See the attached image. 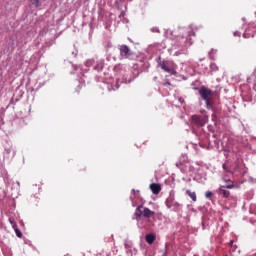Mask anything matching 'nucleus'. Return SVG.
Instances as JSON below:
<instances>
[{
    "mask_svg": "<svg viewBox=\"0 0 256 256\" xmlns=\"http://www.w3.org/2000/svg\"><path fill=\"white\" fill-rule=\"evenodd\" d=\"M172 207H179V202H175V200H174V203H173Z\"/></svg>",
    "mask_w": 256,
    "mask_h": 256,
    "instance_id": "nucleus-18",
    "label": "nucleus"
},
{
    "mask_svg": "<svg viewBox=\"0 0 256 256\" xmlns=\"http://www.w3.org/2000/svg\"><path fill=\"white\" fill-rule=\"evenodd\" d=\"M207 121H209L207 116H199V115L192 116V123H194V125H197V127L205 126L207 124Z\"/></svg>",
    "mask_w": 256,
    "mask_h": 256,
    "instance_id": "nucleus-3",
    "label": "nucleus"
},
{
    "mask_svg": "<svg viewBox=\"0 0 256 256\" xmlns=\"http://www.w3.org/2000/svg\"><path fill=\"white\" fill-rule=\"evenodd\" d=\"M199 95L203 101L206 103V108L207 109H213V92L211 89L202 86L199 89Z\"/></svg>",
    "mask_w": 256,
    "mask_h": 256,
    "instance_id": "nucleus-1",
    "label": "nucleus"
},
{
    "mask_svg": "<svg viewBox=\"0 0 256 256\" xmlns=\"http://www.w3.org/2000/svg\"><path fill=\"white\" fill-rule=\"evenodd\" d=\"M156 239H157V235H155V233H149V234H146L145 236V241L146 243H148V245H153Z\"/></svg>",
    "mask_w": 256,
    "mask_h": 256,
    "instance_id": "nucleus-6",
    "label": "nucleus"
},
{
    "mask_svg": "<svg viewBox=\"0 0 256 256\" xmlns=\"http://www.w3.org/2000/svg\"><path fill=\"white\" fill-rule=\"evenodd\" d=\"M223 169L224 171H226L227 173H231V169H229V167H227V164H223Z\"/></svg>",
    "mask_w": 256,
    "mask_h": 256,
    "instance_id": "nucleus-14",
    "label": "nucleus"
},
{
    "mask_svg": "<svg viewBox=\"0 0 256 256\" xmlns=\"http://www.w3.org/2000/svg\"><path fill=\"white\" fill-rule=\"evenodd\" d=\"M119 51H120V57H122V59H129V57L133 55V52H131V49H129V46L127 45H121L119 47Z\"/></svg>",
    "mask_w": 256,
    "mask_h": 256,
    "instance_id": "nucleus-4",
    "label": "nucleus"
},
{
    "mask_svg": "<svg viewBox=\"0 0 256 256\" xmlns=\"http://www.w3.org/2000/svg\"><path fill=\"white\" fill-rule=\"evenodd\" d=\"M226 183H233L231 180H226Z\"/></svg>",
    "mask_w": 256,
    "mask_h": 256,
    "instance_id": "nucleus-21",
    "label": "nucleus"
},
{
    "mask_svg": "<svg viewBox=\"0 0 256 256\" xmlns=\"http://www.w3.org/2000/svg\"><path fill=\"white\" fill-rule=\"evenodd\" d=\"M163 85H164V87H167V85H171V82L166 81Z\"/></svg>",
    "mask_w": 256,
    "mask_h": 256,
    "instance_id": "nucleus-19",
    "label": "nucleus"
},
{
    "mask_svg": "<svg viewBox=\"0 0 256 256\" xmlns=\"http://www.w3.org/2000/svg\"><path fill=\"white\" fill-rule=\"evenodd\" d=\"M13 229L16 233V236L19 237V239H21V237H23V233H21V230H19V228H17V225H13Z\"/></svg>",
    "mask_w": 256,
    "mask_h": 256,
    "instance_id": "nucleus-10",
    "label": "nucleus"
},
{
    "mask_svg": "<svg viewBox=\"0 0 256 256\" xmlns=\"http://www.w3.org/2000/svg\"><path fill=\"white\" fill-rule=\"evenodd\" d=\"M158 67H161L163 71H166V73H171V75H175V69L169 67V63L165 60L158 62Z\"/></svg>",
    "mask_w": 256,
    "mask_h": 256,
    "instance_id": "nucleus-5",
    "label": "nucleus"
},
{
    "mask_svg": "<svg viewBox=\"0 0 256 256\" xmlns=\"http://www.w3.org/2000/svg\"><path fill=\"white\" fill-rule=\"evenodd\" d=\"M30 3L36 8L41 6L40 0H30Z\"/></svg>",
    "mask_w": 256,
    "mask_h": 256,
    "instance_id": "nucleus-12",
    "label": "nucleus"
},
{
    "mask_svg": "<svg viewBox=\"0 0 256 256\" xmlns=\"http://www.w3.org/2000/svg\"><path fill=\"white\" fill-rule=\"evenodd\" d=\"M233 187H235V185H233V182H231V184L225 186V189H233Z\"/></svg>",
    "mask_w": 256,
    "mask_h": 256,
    "instance_id": "nucleus-15",
    "label": "nucleus"
},
{
    "mask_svg": "<svg viewBox=\"0 0 256 256\" xmlns=\"http://www.w3.org/2000/svg\"><path fill=\"white\" fill-rule=\"evenodd\" d=\"M186 195H188V197H190L194 203L197 201V193L192 192L191 190H186Z\"/></svg>",
    "mask_w": 256,
    "mask_h": 256,
    "instance_id": "nucleus-9",
    "label": "nucleus"
},
{
    "mask_svg": "<svg viewBox=\"0 0 256 256\" xmlns=\"http://www.w3.org/2000/svg\"><path fill=\"white\" fill-rule=\"evenodd\" d=\"M218 193L225 199H229V197L231 195V192H229L228 190H225V186H221L218 190Z\"/></svg>",
    "mask_w": 256,
    "mask_h": 256,
    "instance_id": "nucleus-8",
    "label": "nucleus"
},
{
    "mask_svg": "<svg viewBox=\"0 0 256 256\" xmlns=\"http://www.w3.org/2000/svg\"><path fill=\"white\" fill-rule=\"evenodd\" d=\"M205 197H206V199H212L213 198V193L211 191H207L205 193Z\"/></svg>",
    "mask_w": 256,
    "mask_h": 256,
    "instance_id": "nucleus-13",
    "label": "nucleus"
},
{
    "mask_svg": "<svg viewBox=\"0 0 256 256\" xmlns=\"http://www.w3.org/2000/svg\"><path fill=\"white\" fill-rule=\"evenodd\" d=\"M135 217L136 219H141V217H144L145 219H152L155 217V212L149 210V208H145L143 205H140L136 208Z\"/></svg>",
    "mask_w": 256,
    "mask_h": 256,
    "instance_id": "nucleus-2",
    "label": "nucleus"
},
{
    "mask_svg": "<svg viewBox=\"0 0 256 256\" xmlns=\"http://www.w3.org/2000/svg\"><path fill=\"white\" fill-rule=\"evenodd\" d=\"M233 243H234L233 240H231L230 243H229L231 249H237V246H234Z\"/></svg>",
    "mask_w": 256,
    "mask_h": 256,
    "instance_id": "nucleus-16",
    "label": "nucleus"
},
{
    "mask_svg": "<svg viewBox=\"0 0 256 256\" xmlns=\"http://www.w3.org/2000/svg\"><path fill=\"white\" fill-rule=\"evenodd\" d=\"M173 203H174V199L173 198H168L166 200V206L168 207V209H171V207H173Z\"/></svg>",
    "mask_w": 256,
    "mask_h": 256,
    "instance_id": "nucleus-11",
    "label": "nucleus"
},
{
    "mask_svg": "<svg viewBox=\"0 0 256 256\" xmlns=\"http://www.w3.org/2000/svg\"><path fill=\"white\" fill-rule=\"evenodd\" d=\"M150 190L152 191L153 195H159V193H161V184H158V183L150 184Z\"/></svg>",
    "mask_w": 256,
    "mask_h": 256,
    "instance_id": "nucleus-7",
    "label": "nucleus"
},
{
    "mask_svg": "<svg viewBox=\"0 0 256 256\" xmlns=\"http://www.w3.org/2000/svg\"><path fill=\"white\" fill-rule=\"evenodd\" d=\"M80 91H81V87H80V86H78V87H77V89H76V92L79 94V93H80Z\"/></svg>",
    "mask_w": 256,
    "mask_h": 256,
    "instance_id": "nucleus-20",
    "label": "nucleus"
},
{
    "mask_svg": "<svg viewBox=\"0 0 256 256\" xmlns=\"http://www.w3.org/2000/svg\"><path fill=\"white\" fill-rule=\"evenodd\" d=\"M234 37H241V33H239V32H234Z\"/></svg>",
    "mask_w": 256,
    "mask_h": 256,
    "instance_id": "nucleus-17",
    "label": "nucleus"
}]
</instances>
